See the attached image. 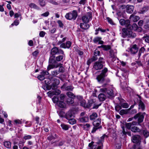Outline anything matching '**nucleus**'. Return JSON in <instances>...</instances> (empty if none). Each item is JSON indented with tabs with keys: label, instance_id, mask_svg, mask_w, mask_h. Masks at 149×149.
Returning <instances> with one entry per match:
<instances>
[{
	"label": "nucleus",
	"instance_id": "1",
	"mask_svg": "<svg viewBox=\"0 0 149 149\" xmlns=\"http://www.w3.org/2000/svg\"><path fill=\"white\" fill-rule=\"evenodd\" d=\"M100 89V91L104 93L107 97L110 98L113 96V88L112 86L108 87L107 84H103Z\"/></svg>",
	"mask_w": 149,
	"mask_h": 149
},
{
	"label": "nucleus",
	"instance_id": "2",
	"mask_svg": "<svg viewBox=\"0 0 149 149\" xmlns=\"http://www.w3.org/2000/svg\"><path fill=\"white\" fill-rule=\"evenodd\" d=\"M106 136L105 135H103L101 137L100 140L98 142L94 143L93 141L89 144V149H102L103 147V142L104 139Z\"/></svg>",
	"mask_w": 149,
	"mask_h": 149
},
{
	"label": "nucleus",
	"instance_id": "3",
	"mask_svg": "<svg viewBox=\"0 0 149 149\" xmlns=\"http://www.w3.org/2000/svg\"><path fill=\"white\" fill-rule=\"evenodd\" d=\"M122 34L124 38L128 36L130 38H135L136 34L134 33H133L132 31L127 30L126 28H123L122 29Z\"/></svg>",
	"mask_w": 149,
	"mask_h": 149
},
{
	"label": "nucleus",
	"instance_id": "4",
	"mask_svg": "<svg viewBox=\"0 0 149 149\" xmlns=\"http://www.w3.org/2000/svg\"><path fill=\"white\" fill-rule=\"evenodd\" d=\"M77 16V13L76 11L73 10L72 12L67 13L65 15L66 18L69 20H75Z\"/></svg>",
	"mask_w": 149,
	"mask_h": 149
},
{
	"label": "nucleus",
	"instance_id": "5",
	"mask_svg": "<svg viewBox=\"0 0 149 149\" xmlns=\"http://www.w3.org/2000/svg\"><path fill=\"white\" fill-rule=\"evenodd\" d=\"M108 70L107 68H104V69L102 70L101 74L98 75L96 78L98 81L100 83H102L104 80V77L106 76L105 74Z\"/></svg>",
	"mask_w": 149,
	"mask_h": 149
},
{
	"label": "nucleus",
	"instance_id": "6",
	"mask_svg": "<svg viewBox=\"0 0 149 149\" xmlns=\"http://www.w3.org/2000/svg\"><path fill=\"white\" fill-rule=\"evenodd\" d=\"M92 17L91 13L88 12L82 17V19L83 22L87 23L91 20Z\"/></svg>",
	"mask_w": 149,
	"mask_h": 149
},
{
	"label": "nucleus",
	"instance_id": "7",
	"mask_svg": "<svg viewBox=\"0 0 149 149\" xmlns=\"http://www.w3.org/2000/svg\"><path fill=\"white\" fill-rule=\"evenodd\" d=\"M127 28L134 31H141V28L140 27H138L137 25L135 23L133 24L132 25H130V24Z\"/></svg>",
	"mask_w": 149,
	"mask_h": 149
},
{
	"label": "nucleus",
	"instance_id": "8",
	"mask_svg": "<svg viewBox=\"0 0 149 149\" xmlns=\"http://www.w3.org/2000/svg\"><path fill=\"white\" fill-rule=\"evenodd\" d=\"M51 53L52 55H54L57 54H63L64 52L61 49H58L56 47H54L52 49Z\"/></svg>",
	"mask_w": 149,
	"mask_h": 149
},
{
	"label": "nucleus",
	"instance_id": "9",
	"mask_svg": "<svg viewBox=\"0 0 149 149\" xmlns=\"http://www.w3.org/2000/svg\"><path fill=\"white\" fill-rule=\"evenodd\" d=\"M54 82L51 85V88L53 90H55L57 88V86L60 84V82L59 79H54Z\"/></svg>",
	"mask_w": 149,
	"mask_h": 149
},
{
	"label": "nucleus",
	"instance_id": "10",
	"mask_svg": "<svg viewBox=\"0 0 149 149\" xmlns=\"http://www.w3.org/2000/svg\"><path fill=\"white\" fill-rule=\"evenodd\" d=\"M138 48L136 45H134L130 46L129 51L132 54H135L138 51Z\"/></svg>",
	"mask_w": 149,
	"mask_h": 149
},
{
	"label": "nucleus",
	"instance_id": "11",
	"mask_svg": "<svg viewBox=\"0 0 149 149\" xmlns=\"http://www.w3.org/2000/svg\"><path fill=\"white\" fill-rule=\"evenodd\" d=\"M103 67V65L102 64L99 63V62H96L94 64L93 68L96 70H100Z\"/></svg>",
	"mask_w": 149,
	"mask_h": 149
},
{
	"label": "nucleus",
	"instance_id": "12",
	"mask_svg": "<svg viewBox=\"0 0 149 149\" xmlns=\"http://www.w3.org/2000/svg\"><path fill=\"white\" fill-rule=\"evenodd\" d=\"M144 117L143 116L141 115V113H139L136 115L134 117V118L136 119L138 118V121L139 123L142 122L143 120Z\"/></svg>",
	"mask_w": 149,
	"mask_h": 149
},
{
	"label": "nucleus",
	"instance_id": "13",
	"mask_svg": "<svg viewBox=\"0 0 149 149\" xmlns=\"http://www.w3.org/2000/svg\"><path fill=\"white\" fill-rule=\"evenodd\" d=\"M74 111L70 110L69 111L65 114V118L67 119H69L70 118L73 116L74 114Z\"/></svg>",
	"mask_w": 149,
	"mask_h": 149
},
{
	"label": "nucleus",
	"instance_id": "14",
	"mask_svg": "<svg viewBox=\"0 0 149 149\" xmlns=\"http://www.w3.org/2000/svg\"><path fill=\"white\" fill-rule=\"evenodd\" d=\"M119 22L121 25H125L127 28L128 25L130 24V21L129 20H125V19H120Z\"/></svg>",
	"mask_w": 149,
	"mask_h": 149
},
{
	"label": "nucleus",
	"instance_id": "15",
	"mask_svg": "<svg viewBox=\"0 0 149 149\" xmlns=\"http://www.w3.org/2000/svg\"><path fill=\"white\" fill-rule=\"evenodd\" d=\"M138 106L139 109L141 111L144 110L145 108V105L143 102L140 100L139 101Z\"/></svg>",
	"mask_w": 149,
	"mask_h": 149
},
{
	"label": "nucleus",
	"instance_id": "16",
	"mask_svg": "<svg viewBox=\"0 0 149 149\" xmlns=\"http://www.w3.org/2000/svg\"><path fill=\"white\" fill-rule=\"evenodd\" d=\"M71 43L70 41L67 42L66 44L64 43H62L60 45L61 47L64 48H69L71 46Z\"/></svg>",
	"mask_w": 149,
	"mask_h": 149
},
{
	"label": "nucleus",
	"instance_id": "17",
	"mask_svg": "<svg viewBox=\"0 0 149 149\" xmlns=\"http://www.w3.org/2000/svg\"><path fill=\"white\" fill-rule=\"evenodd\" d=\"M126 12L129 13H132L133 11L134 7L132 5H127L126 6Z\"/></svg>",
	"mask_w": 149,
	"mask_h": 149
},
{
	"label": "nucleus",
	"instance_id": "18",
	"mask_svg": "<svg viewBox=\"0 0 149 149\" xmlns=\"http://www.w3.org/2000/svg\"><path fill=\"white\" fill-rule=\"evenodd\" d=\"M80 26L81 28L83 29L86 30L89 27V25L87 23H81L80 24Z\"/></svg>",
	"mask_w": 149,
	"mask_h": 149
},
{
	"label": "nucleus",
	"instance_id": "19",
	"mask_svg": "<svg viewBox=\"0 0 149 149\" xmlns=\"http://www.w3.org/2000/svg\"><path fill=\"white\" fill-rule=\"evenodd\" d=\"M130 19L134 22H136L139 19L140 17L138 16L132 14L130 16Z\"/></svg>",
	"mask_w": 149,
	"mask_h": 149
},
{
	"label": "nucleus",
	"instance_id": "20",
	"mask_svg": "<svg viewBox=\"0 0 149 149\" xmlns=\"http://www.w3.org/2000/svg\"><path fill=\"white\" fill-rule=\"evenodd\" d=\"M79 121L82 123H86L88 121L89 118L86 115L84 117H81L79 119Z\"/></svg>",
	"mask_w": 149,
	"mask_h": 149
},
{
	"label": "nucleus",
	"instance_id": "21",
	"mask_svg": "<svg viewBox=\"0 0 149 149\" xmlns=\"http://www.w3.org/2000/svg\"><path fill=\"white\" fill-rule=\"evenodd\" d=\"M132 140L134 143H139L140 141L139 136L135 135L132 137Z\"/></svg>",
	"mask_w": 149,
	"mask_h": 149
},
{
	"label": "nucleus",
	"instance_id": "22",
	"mask_svg": "<svg viewBox=\"0 0 149 149\" xmlns=\"http://www.w3.org/2000/svg\"><path fill=\"white\" fill-rule=\"evenodd\" d=\"M93 41L96 43H98L99 44H102L103 43V42L101 40V38L99 37L95 38L93 40Z\"/></svg>",
	"mask_w": 149,
	"mask_h": 149
},
{
	"label": "nucleus",
	"instance_id": "23",
	"mask_svg": "<svg viewBox=\"0 0 149 149\" xmlns=\"http://www.w3.org/2000/svg\"><path fill=\"white\" fill-rule=\"evenodd\" d=\"M62 54V55L58 56L56 57V61H60L63 60V59H64L65 55L64 54V53L63 54Z\"/></svg>",
	"mask_w": 149,
	"mask_h": 149
},
{
	"label": "nucleus",
	"instance_id": "24",
	"mask_svg": "<svg viewBox=\"0 0 149 149\" xmlns=\"http://www.w3.org/2000/svg\"><path fill=\"white\" fill-rule=\"evenodd\" d=\"M93 125L95 127H98L101 123L100 119L98 118L93 122Z\"/></svg>",
	"mask_w": 149,
	"mask_h": 149
},
{
	"label": "nucleus",
	"instance_id": "25",
	"mask_svg": "<svg viewBox=\"0 0 149 149\" xmlns=\"http://www.w3.org/2000/svg\"><path fill=\"white\" fill-rule=\"evenodd\" d=\"M98 98L100 101H104L106 98V96L103 93H100L98 95Z\"/></svg>",
	"mask_w": 149,
	"mask_h": 149
},
{
	"label": "nucleus",
	"instance_id": "26",
	"mask_svg": "<svg viewBox=\"0 0 149 149\" xmlns=\"http://www.w3.org/2000/svg\"><path fill=\"white\" fill-rule=\"evenodd\" d=\"M60 65V63L56 65H55V64H54L53 63L50 64L48 65L47 67V69L49 70L51 69H52L54 68H57Z\"/></svg>",
	"mask_w": 149,
	"mask_h": 149
},
{
	"label": "nucleus",
	"instance_id": "27",
	"mask_svg": "<svg viewBox=\"0 0 149 149\" xmlns=\"http://www.w3.org/2000/svg\"><path fill=\"white\" fill-rule=\"evenodd\" d=\"M110 56L111 57L113 58V60H114L116 59V53L113 52L112 50H110L109 51Z\"/></svg>",
	"mask_w": 149,
	"mask_h": 149
},
{
	"label": "nucleus",
	"instance_id": "28",
	"mask_svg": "<svg viewBox=\"0 0 149 149\" xmlns=\"http://www.w3.org/2000/svg\"><path fill=\"white\" fill-rule=\"evenodd\" d=\"M97 116V115L96 113H93L90 116V119L91 120H94Z\"/></svg>",
	"mask_w": 149,
	"mask_h": 149
},
{
	"label": "nucleus",
	"instance_id": "29",
	"mask_svg": "<svg viewBox=\"0 0 149 149\" xmlns=\"http://www.w3.org/2000/svg\"><path fill=\"white\" fill-rule=\"evenodd\" d=\"M4 145L7 148L10 149L11 148V143L9 141H5L4 143Z\"/></svg>",
	"mask_w": 149,
	"mask_h": 149
},
{
	"label": "nucleus",
	"instance_id": "30",
	"mask_svg": "<svg viewBox=\"0 0 149 149\" xmlns=\"http://www.w3.org/2000/svg\"><path fill=\"white\" fill-rule=\"evenodd\" d=\"M99 48H102L105 50H108L110 49V46L109 45H102L98 47Z\"/></svg>",
	"mask_w": 149,
	"mask_h": 149
},
{
	"label": "nucleus",
	"instance_id": "31",
	"mask_svg": "<svg viewBox=\"0 0 149 149\" xmlns=\"http://www.w3.org/2000/svg\"><path fill=\"white\" fill-rule=\"evenodd\" d=\"M131 130L134 132H140V130L137 127L134 126L131 127Z\"/></svg>",
	"mask_w": 149,
	"mask_h": 149
},
{
	"label": "nucleus",
	"instance_id": "32",
	"mask_svg": "<svg viewBox=\"0 0 149 149\" xmlns=\"http://www.w3.org/2000/svg\"><path fill=\"white\" fill-rule=\"evenodd\" d=\"M57 104L59 107L62 108H64L65 107L64 103L63 101H59Z\"/></svg>",
	"mask_w": 149,
	"mask_h": 149
},
{
	"label": "nucleus",
	"instance_id": "33",
	"mask_svg": "<svg viewBox=\"0 0 149 149\" xmlns=\"http://www.w3.org/2000/svg\"><path fill=\"white\" fill-rule=\"evenodd\" d=\"M29 7L31 8H34L37 10H39V8L36 4L34 3H31L29 5Z\"/></svg>",
	"mask_w": 149,
	"mask_h": 149
},
{
	"label": "nucleus",
	"instance_id": "34",
	"mask_svg": "<svg viewBox=\"0 0 149 149\" xmlns=\"http://www.w3.org/2000/svg\"><path fill=\"white\" fill-rule=\"evenodd\" d=\"M66 95L69 97V98H75V96L71 92L67 93Z\"/></svg>",
	"mask_w": 149,
	"mask_h": 149
},
{
	"label": "nucleus",
	"instance_id": "35",
	"mask_svg": "<svg viewBox=\"0 0 149 149\" xmlns=\"http://www.w3.org/2000/svg\"><path fill=\"white\" fill-rule=\"evenodd\" d=\"M61 126L62 128L65 130H67L68 129L69 127L68 126L64 124H62L61 125Z\"/></svg>",
	"mask_w": 149,
	"mask_h": 149
},
{
	"label": "nucleus",
	"instance_id": "36",
	"mask_svg": "<svg viewBox=\"0 0 149 149\" xmlns=\"http://www.w3.org/2000/svg\"><path fill=\"white\" fill-rule=\"evenodd\" d=\"M39 3L40 5L41 6H45L46 3L45 0H38Z\"/></svg>",
	"mask_w": 149,
	"mask_h": 149
},
{
	"label": "nucleus",
	"instance_id": "37",
	"mask_svg": "<svg viewBox=\"0 0 149 149\" xmlns=\"http://www.w3.org/2000/svg\"><path fill=\"white\" fill-rule=\"evenodd\" d=\"M74 98H68L67 100V102L69 104H72L74 102Z\"/></svg>",
	"mask_w": 149,
	"mask_h": 149
},
{
	"label": "nucleus",
	"instance_id": "38",
	"mask_svg": "<svg viewBox=\"0 0 149 149\" xmlns=\"http://www.w3.org/2000/svg\"><path fill=\"white\" fill-rule=\"evenodd\" d=\"M90 127V125L88 123H86L83 125L84 129L86 130H89Z\"/></svg>",
	"mask_w": 149,
	"mask_h": 149
},
{
	"label": "nucleus",
	"instance_id": "39",
	"mask_svg": "<svg viewBox=\"0 0 149 149\" xmlns=\"http://www.w3.org/2000/svg\"><path fill=\"white\" fill-rule=\"evenodd\" d=\"M52 100L54 103H57L59 101V98L57 96H54L52 99Z\"/></svg>",
	"mask_w": 149,
	"mask_h": 149
},
{
	"label": "nucleus",
	"instance_id": "40",
	"mask_svg": "<svg viewBox=\"0 0 149 149\" xmlns=\"http://www.w3.org/2000/svg\"><path fill=\"white\" fill-rule=\"evenodd\" d=\"M68 120L69 123L72 125L75 124L76 122V120L74 119H70V118Z\"/></svg>",
	"mask_w": 149,
	"mask_h": 149
},
{
	"label": "nucleus",
	"instance_id": "41",
	"mask_svg": "<svg viewBox=\"0 0 149 149\" xmlns=\"http://www.w3.org/2000/svg\"><path fill=\"white\" fill-rule=\"evenodd\" d=\"M47 94L49 97H51L55 95V92L54 91H49Z\"/></svg>",
	"mask_w": 149,
	"mask_h": 149
},
{
	"label": "nucleus",
	"instance_id": "42",
	"mask_svg": "<svg viewBox=\"0 0 149 149\" xmlns=\"http://www.w3.org/2000/svg\"><path fill=\"white\" fill-rule=\"evenodd\" d=\"M143 133L144 136L146 138L149 136V132L146 130H143Z\"/></svg>",
	"mask_w": 149,
	"mask_h": 149
},
{
	"label": "nucleus",
	"instance_id": "43",
	"mask_svg": "<svg viewBox=\"0 0 149 149\" xmlns=\"http://www.w3.org/2000/svg\"><path fill=\"white\" fill-rule=\"evenodd\" d=\"M122 128L123 129L122 133L123 134L125 135L127 134L129 136H131V134L130 132H127L125 131V128L124 127H122Z\"/></svg>",
	"mask_w": 149,
	"mask_h": 149
},
{
	"label": "nucleus",
	"instance_id": "44",
	"mask_svg": "<svg viewBox=\"0 0 149 149\" xmlns=\"http://www.w3.org/2000/svg\"><path fill=\"white\" fill-rule=\"evenodd\" d=\"M121 106L122 107L124 108H128L129 106V105L127 103H124L121 104Z\"/></svg>",
	"mask_w": 149,
	"mask_h": 149
},
{
	"label": "nucleus",
	"instance_id": "45",
	"mask_svg": "<svg viewBox=\"0 0 149 149\" xmlns=\"http://www.w3.org/2000/svg\"><path fill=\"white\" fill-rule=\"evenodd\" d=\"M41 74L44 77H45V76L48 75L49 74V73L47 71H43L42 72H41Z\"/></svg>",
	"mask_w": 149,
	"mask_h": 149
},
{
	"label": "nucleus",
	"instance_id": "46",
	"mask_svg": "<svg viewBox=\"0 0 149 149\" xmlns=\"http://www.w3.org/2000/svg\"><path fill=\"white\" fill-rule=\"evenodd\" d=\"M32 138V136L30 135H25L23 138L25 140H29L31 139Z\"/></svg>",
	"mask_w": 149,
	"mask_h": 149
},
{
	"label": "nucleus",
	"instance_id": "47",
	"mask_svg": "<svg viewBox=\"0 0 149 149\" xmlns=\"http://www.w3.org/2000/svg\"><path fill=\"white\" fill-rule=\"evenodd\" d=\"M127 111L126 110L122 109L121 110L120 112V114L121 115L127 114Z\"/></svg>",
	"mask_w": 149,
	"mask_h": 149
},
{
	"label": "nucleus",
	"instance_id": "48",
	"mask_svg": "<svg viewBox=\"0 0 149 149\" xmlns=\"http://www.w3.org/2000/svg\"><path fill=\"white\" fill-rule=\"evenodd\" d=\"M64 141H61L60 142H59L58 143H54V145L56 146H61L64 143Z\"/></svg>",
	"mask_w": 149,
	"mask_h": 149
},
{
	"label": "nucleus",
	"instance_id": "49",
	"mask_svg": "<svg viewBox=\"0 0 149 149\" xmlns=\"http://www.w3.org/2000/svg\"><path fill=\"white\" fill-rule=\"evenodd\" d=\"M80 105L83 107H85L86 106V101L84 100L82 101H80Z\"/></svg>",
	"mask_w": 149,
	"mask_h": 149
},
{
	"label": "nucleus",
	"instance_id": "50",
	"mask_svg": "<svg viewBox=\"0 0 149 149\" xmlns=\"http://www.w3.org/2000/svg\"><path fill=\"white\" fill-rule=\"evenodd\" d=\"M37 78L38 79L41 81L42 80L45 79L43 76L41 74L40 75L38 76Z\"/></svg>",
	"mask_w": 149,
	"mask_h": 149
},
{
	"label": "nucleus",
	"instance_id": "51",
	"mask_svg": "<svg viewBox=\"0 0 149 149\" xmlns=\"http://www.w3.org/2000/svg\"><path fill=\"white\" fill-rule=\"evenodd\" d=\"M19 21L18 20H15L13 23L12 24L11 26H14V25L15 26H17L19 24Z\"/></svg>",
	"mask_w": 149,
	"mask_h": 149
},
{
	"label": "nucleus",
	"instance_id": "52",
	"mask_svg": "<svg viewBox=\"0 0 149 149\" xmlns=\"http://www.w3.org/2000/svg\"><path fill=\"white\" fill-rule=\"evenodd\" d=\"M100 54V52L97 50H95L94 51V56H99Z\"/></svg>",
	"mask_w": 149,
	"mask_h": 149
},
{
	"label": "nucleus",
	"instance_id": "53",
	"mask_svg": "<svg viewBox=\"0 0 149 149\" xmlns=\"http://www.w3.org/2000/svg\"><path fill=\"white\" fill-rule=\"evenodd\" d=\"M59 116L60 117H65V114L64 112L63 111H61L59 113Z\"/></svg>",
	"mask_w": 149,
	"mask_h": 149
},
{
	"label": "nucleus",
	"instance_id": "54",
	"mask_svg": "<svg viewBox=\"0 0 149 149\" xmlns=\"http://www.w3.org/2000/svg\"><path fill=\"white\" fill-rule=\"evenodd\" d=\"M59 73L58 71L55 70L52 71V75L54 76H56Z\"/></svg>",
	"mask_w": 149,
	"mask_h": 149
},
{
	"label": "nucleus",
	"instance_id": "55",
	"mask_svg": "<svg viewBox=\"0 0 149 149\" xmlns=\"http://www.w3.org/2000/svg\"><path fill=\"white\" fill-rule=\"evenodd\" d=\"M132 126V123H128L126 124V127L128 129H130Z\"/></svg>",
	"mask_w": 149,
	"mask_h": 149
},
{
	"label": "nucleus",
	"instance_id": "56",
	"mask_svg": "<svg viewBox=\"0 0 149 149\" xmlns=\"http://www.w3.org/2000/svg\"><path fill=\"white\" fill-rule=\"evenodd\" d=\"M145 51V49L143 47H142L140 49L139 54L141 55L142 53H143Z\"/></svg>",
	"mask_w": 149,
	"mask_h": 149
},
{
	"label": "nucleus",
	"instance_id": "57",
	"mask_svg": "<svg viewBox=\"0 0 149 149\" xmlns=\"http://www.w3.org/2000/svg\"><path fill=\"white\" fill-rule=\"evenodd\" d=\"M73 88L71 86H67L65 90L66 91H72Z\"/></svg>",
	"mask_w": 149,
	"mask_h": 149
},
{
	"label": "nucleus",
	"instance_id": "58",
	"mask_svg": "<svg viewBox=\"0 0 149 149\" xmlns=\"http://www.w3.org/2000/svg\"><path fill=\"white\" fill-rule=\"evenodd\" d=\"M66 40V38H64L62 39L59 41H58V42H57V44L58 45H60L63 42H64Z\"/></svg>",
	"mask_w": 149,
	"mask_h": 149
},
{
	"label": "nucleus",
	"instance_id": "59",
	"mask_svg": "<svg viewBox=\"0 0 149 149\" xmlns=\"http://www.w3.org/2000/svg\"><path fill=\"white\" fill-rule=\"evenodd\" d=\"M57 22L58 24L59 25V26L60 27H63V24L62 22L60 20H58L57 21Z\"/></svg>",
	"mask_w": 149,
	"mask_h": 149
},
{
	"label": "nucleus",
	"instance_id": "60",
	"mask_svg": "<svg viewBox=\"0 0 149 149\" xmlns=\"http://www.w3.org/2000/svg\"><path fill=\"white\" fill-rule=\"evenodd\" d=\"M103 58L102 57H100L99 59V63H100L102 64H103L104 63V62L103 61Z\"/></svg>",
	"mask_w": 149,
	"mask_h": 149
},
{
	"label": "nucleus",
	"instance_id": "61",
	"mask_svg": "<svg viewBox=\"0 0 149 149\" xmlns=\"http://www.w3.org/2000/svg\"><path fill=\"white\" fill-rule=\"evenodd\" d=\"M93 61V60L92 58L89 59L87 62V64L88 65H89Z\"/></svg>",
	"mask_w": 149,
	"mask_h": 149
},
{
	"label": "nucleus",
	"instance_id": "62",
	"mask_svg": "<svg viewBox=\"0 0 149 149\" xmlns=\"http://www.w3.org/2000/svg\"><path fill=\"white\" fill-rule=\"evenodd\" d=\"M64 71V68L62 67V66H60V67L59 69V71L58 72H63Z\"/></svg>",
	"mask_w": 149,
	"mask_h": 149
},
{
	"label": "nucleus",
	"instance_id": "63",
	"mask_svg": "<svg viewBox=\"0 0 149 149\" xmlns=\"http://www.w3.org/2000/svg\"><path fill=\"white\" fill-rule=\"evenodd\" d=\"M55 139V137L54 136L52 135H51L49 136L47 138V139L49 141H51L53 139Z\"/></svg>",
	"mask_w": 149,
	"mask_h": 149
},
{
	"label": "nucleus",
	"instance_id": "64",
	"mask_svg": "<svg viewBox=\"0 0 149 149\" xmlns=\"http://www.w3.org/2000/svg\"><path fill=\"white\" fill-rule=\"evenodd\" d=\"M45 33L44 31H41L40 32L39 35L41 37H43L45 35Z\"/></svg>",
	"mask_w": 149,
	"mask_h": 149
}]
</instances>
